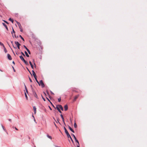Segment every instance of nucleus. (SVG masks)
Returning <instances> with one entry per match:
<instances>
[{
    "instance_id": "obj_36",
    "label": "nucleus",
    "mask_w": 147,
    "mask_h": 147,
    "mask_svg": "<svg viewBox=\"0 0 147 147\" xmlns=\"http://www.w3.org/2000/svg\"><path fill=\"white\" fill-rule=\"evenodd\" d=\"M29 80H30V81L31 82H32V80L31 79H30V78H29Z\"/></svg>"
},
{
    "instance_id": "obj_5",
    "label": "nucleus",
    "mask_w": 147,
    "mask_h": 147,
    "mask_svg": "<svg viewBox=\"0 0 147 147\" xmlns=\"http://www.w3.org/2000/svg\"><path fill=\"white\" fill-rule=\"evenodd\" d=\"M15 44L17 46V47L19 49H20V44L18 42H17V41H15Z\"/></svg>"
},
{
    "instance_id": "obj_1",
    "label": "nucleus",
    "mask_w": 147,
    "mask_h": 147,
    "mask_svg": "<svg viewBox=\"0 0 147 147\" xmlns=\"http://www.w3.org/2000/svg\"><path fill=\"white\" fill-rule=\"evenodd\" d=\"M64 129L65 130V133H66V135H67V137L68 138H70V139H71V141L73 143V142H74L73 141L70 135L68 133L67 131V130L64 127Z\"/></svg>"
},
{
    "instance_id": "obj_33",
    "label": "nucleus",
    "mask_w": 147,
    "mask_h": 147,
    "mask_svg": "<svg viewBox=\"0 0 147 147\" xmlns=\"http://www.w3.org/2000/svg\"><path fill=\"white\" fill-rule=\"evenodd\" d=\"M24 47L27 50V49H28L25 46V45H24Z\"/></svg>"
},
{
    "instance_id": "obj_6",
    "label": "nucleus",
    "mask_w": 147,
    "mask_h": 147,
    "mask_svg": "<svg viewBox=\"0 0 147 147\" xmlns=\"http://www.w3.org/2000/svg\"><path fill=\"white\" fill-rule=\"evenodd\" d=\"M7 56L8 59L9 60H11V59H12L11 57V56H10V55L9 54H7Z\"/></svg>"
},
{
    "instance_id": "obj_10",
    "label": "nucleus",
    "mask_w": 147,
    "mask_h": 147,
    "mask_svg": "<svg viewBox=\"0 0 147 147\" xmlns=\"http://www.w3.org/2000/svg\"><path fill=\"white\" fill-rule=\"evenodd\" d=\"M61 118L62 119V121H63V122L65 124V122H64V118L63 117V115H61Z\"/></svg>"
},
{
    "instance_id": "obj_41",
    "label": "nucleus",
    "mask_w": 147,
    "mask_h": 147,
    "mask_svg": "<svg viewBox=\"0 0 147 147\" xmlns=\"http://www.w3.org/2000/svg\"><path fill=\"white\" fill-rule=\"evenodd\" d=\"M51 94H54V93L52 91H51Z\"/></svg>"
},
{
    "instance_id": "obj_35",
    "label": "nucleus",
    "mask_w": 147,
    "mask_h": 147,
    "mask_svg": "<svg viewBox=\"0 0 147 147\" xmlns=\"http://www.w3.org/2000/svg\"><path fill=\"white\" fill-rule=\"evenodd\" d=\"M21 54H22V55L24 56H25V55L24 54V53L23 52H21Z\"/></svg>"
},
{
    "instance_id": "obj_59",
    "label": "nucleus",
    "mask_w": 147,
    "mask_h": 147,
    "mask_svg": "<svg viewBox=\"0 0 147 147\" xmlns=\"http://www.w3.org/2000/svg\"><path fill=\"white\" fill-rule=\"evenodd\" d=\"M31 87H32V86L31 85Z\"/></svg>"
},
{
    "instance_id": "obj_17",
    "label": "nucleus",
    "mask_w": 147,
    "mask_h": 147,
    "mask_svg": "<svg viewBox=\"0 0 147 147\" xmlns=\"http://www.w3.org/2000/svg\"><path fill=\"white\" fill-rule=\"evenodd\" d=\"M25 96L26 97V99L27 100L28 99V98L27 96V95L26 94V92L25 93Z\"/></svg>"
},
{
    "instance_id": "obj_8",
    "label": "nucleus",
    "mask_w": 147,
    "mask_h": 147,
    "mask_svg": "<svg viewBox=\"0 0 147 147\" xmlns=\"http://www.w3.org/2000/svg\"><path fill=\"white\" fill-rule=\"evenodd\" d=\"M33 110L34 112V113L35 114L36 113V108L35 107H33Z\"/></svg>"
},
{
    "instance_id": "obj_48",
    "label": "nucleus",
    "mask_w": 147,
    "mask_h": 147,
    "mask_svg": "<svg viewBox=\"0 0 147 147\" xmlns=\"http://www.w3.org/2000/svg\"><path fill=\"white\" fill-rule=\"evenodd\" d=\"M15 129L16 130H18V129L16 128V127H15Z\"/></svg>"
},
{
    "instance_id": "obj_37",
    "label": "nucleus",
    "mask_w": 147,
    "mask_h": 147,
    "mask_svg": "<svg viewBox=\"0 0 147 147\" xmlns=\"http://www.w3.org/2000/svg\"><path fill=\"white\" fill-rule=\"evenodd\" d=\"M3 21H4L6 23H7V24H8V22H7L6 21H5L3 20Z\"/></svg>"
},
{
    "instance_id": "obj_40",
    "label": "nucleus",
    "mask_w": 147,
    "mask_h": 147,
    "mask_svg": "<svg viewBox=\"0 0 147 147\" xmlns=\"http://www.w3.org/2000/svg\"><path fill=\"white\" fill-rule=\"evenodd\" d=\"M35 96L36 97V98H37V95H36V94H35Z\"/></svg>"
},
{
    "instance_id": "obj_31",
    "label": "nucleus",
    "mask_w": 147,
    "mask_h": 147,
    "mask_svg": "<svg viewBox=\"0 0 147 147\" xmlns=\"http://www.w3.org/2000/svg\"><path fill=\"white\" fill-rule=\"evenodd\" d=\"M31 66V67L33 69V65L32 64H31L30 65Z\"/></svg>"
},
{
    "instance_id": "obj_9",
    "label": "nucleus",
    "mask_w": 147,
    "mask_h": 147,
    "mask_svg": "<svg viewBox=\"0 0 147 147\" xmlns=\"http://www.w3.org/2000/svg\"><path fill=\"white\" fill-rule=\"evenodd\" d=\"M69 128V129L73 133H74V130L71 128V127H70V126H68Z\"/></svg>"
},
{
    "instance_id": "obj_57",
    "label": "nucleus",
    "mask_w": 147,
    "mask_h": 147,
    "mask_svg": "<svg viewBox=\"0 0 147 147\" xmlns=\"http://www.w3.org/2000/svg\"><path fill=\"white\" fill-rule=\"evenodd\" d=\"M53 118L55 120V119H54V118L53 117Z\"/></svg>"
},
{
    "instance_id": "obj_12",
    "label": "nucleus",
    "mask_w": 147,
    "mask_h": 147,
    "mask_svg": "<svg viewBox=\"0 0 147 147\" xmlns=\"http://www.w3.org/2000/svg\"><path fill=\"white\" fill-rule=\"evenodd\" d=\"M20 59H21V60L22 61H24L25 60V59L23 58V57L22 56V55L20 56Z\"/></svg>"
},
{
    "instance_id": "obj_19",
    "label": "nucleus",
    "mask_w": 147,
    "mask_h": 147,
    "mask_svg": "<svg viewBox=\"0 0 147 147\" xmlns=\"http://www.w3.org/2000/svg\"><path fill=\"white\" fill-rule=\"evenodd\" d=\"M23 61L24 63L26 65H28V64L27 61H25V60L24 61Z\"/></svg>"
},
{
    "instance_id": "obj_7",
    "label": "nucleus",
    "mask_w": 147,
    "mask_h": 147,
    "mask_svg": "<svg viewBox=\"0 0 147 147\" xmlns=\"http://www.w3.org/2000/svg\"><path fill=\"white\" fill-rule=\"evenodd\" d=\"M16 22L17 24L18 25V26L19 27L20 29H21V28H22V26H21V25L20 24V23L18 22H17L16 21Z\"/></svg>"
},
{
    "instance_id": "obj_29",
    "label": "nucleus",
    "mask_w": 147,
    "mask_h": 147,
    "mask_svg": "<svg viewBox=\"0 0 147 147\" xmlns=\"http://www.w3.org/2000/svg\"><path fill=\"white\" fill-rule=\"evenodd\" d=\"M71 135L73 136V137L75 139H76V138L74 134H71Z\"/></svg>"
},
{
    "instance_id": "obj_14",
    "label": "nucleus",
    "mask_w": 147,
    "mask_h": 147,
    "mask_svg": "<svg viewBox=\"0 0 147 147\" xmlns=\"http://www.w3.org/2000/svg\"><path fill=\"white\" fill-rule=\"evenodd\" d=\"M24 52L26 56L28 57H29V55L27 53L26 51H25Z\"/></svg>"
},
{
    "instance_id": "obj_27",
    "label": "nucleus",
    "mask_w": 147,
    "mask_h": 147,
    "mask_svg": "<svg viewBox=\"0 0 147 147\" xmlns=\"http://www.w3.org/2000/svg\"><path fill=\"white\" fill-rule=\"evenodd\" d=\"M0 45H1L3 46V47H4V45L3 43H2L1 42H0Z\"/></svg>"
},
{
    "instance_id": "obj_15",
    "label": "nucleus",
    "mask_w": 147,
    "mask_h": 147,
    "mask_svg": "<svg viewBox=\"0 0 147 147\" xmlns=\"http://www.w3.org/2000/svg\"><path fill=\"white\" fill-rule=\"evenodd\" d=\"M4 49V51L5 53H6L7 52V50H6V48L5 47V46H4L3 47Z\"/></svg>"
},
{
    "instance_id": "obj_30",
    "label": "nucleus",
    "mask_w": 147,
    "mask_h": 147,
    "mask_svg": "<svg viewBox=\"0 0 147 147\" xmlns=\"http://www.w3.org/2000/svg\"><path fill=\"white\" fill-rule=\"evenodd\" d=\"M58 101L59 102H60L61 101V98H58Z\"/></svg>"
},
{
    "instance_id": "obj_13",
    "label": "nucleus",
    "mask_w": 147,
    "mask_h": 147,
    "mask_svg": "<svg viewBox=\"0 0 147 147\" xmlns=\"http://www.w3.org/2000/svg\"><path fill=\"white\" fill-rule=\"evenodd\" d=\"M3 25L5 27L6 29L8 30V28L7 27V26L4 23H2Z\"/></svg>"
},
{
    "instance_id": "obj_53",
    "label": "nucleus",
    "mask_w": 147,
    "mask_h": 147,
    "mask_svg": "<svg viewBox=\"0 0 147 147\" xmlns=\"http://www.w3.org/2000/svg\"><path fill=\"white\" fill-rule=\"evenodd\" d=\"M77 147H80V146H79V145H78V146H77Z\"/></svg>"
},
{
    "instance_id": "obj_52",
    "label": "nucleus",
    "mask_w": 147,
    "mask_h": 147,
    "mask_svg": "<svg viewBox=\"0 0 147 147\" xmlns=\"http://www.w3.org/2000/svg\"><path fill=\"white\" fill-rule=\"evenodd\" d=\"M34 65H35V66H36V65H35V63H34Z\"/></svg>"
},
{
    "instance_id": "obj_45",
    "label": "nucleus",
    "mask_w": 147,
    "mask_h": 147,
    "mask_svg": "<svg viewBox=\"0 0 147 147\" xmlns=\"http://www.w3.org/2000/svg\"><path fill=\"white\" fill-rule=\"evenodd\" d=\"M49 101H50L49 99L47 97L46 98Z\"/></svg>"
},
{
    "instance_id": "obj_26",
    "label": "nucleus",
    "mask_w": 147,
    "mask_h": 147,
    "mask_svg": "<svg viewBox=\"0 0 147 147\" xmlns=\"http://www.w3.org/2000/svg\"><path fill=\"white\" fill-rule=\"evenodd\" d=\"M27 52H28V53L29 54H31L30 52V51L28 49H27Z\"/></svg>"
},
{
    "instance_id": "obj_42",
    "label": "nucleus",
    "mask_w": 147,
    "mask_h": 147,
    "mask_svg": "<svg viewBox=\"0 0 147 147\" xmlns=\"http://www.w3.org/2000/svg\"><path fill=\"white\" fill-rule=\"evenodd\" d=\"M49 108L51 110H52V109H51V107L49 106Z\"/></svg>"
},
{
    "instance_id": "obj_55",
    "label": "nucleus",
    "mask_w": 147,
    "mask_h": 147,
    "mask_svg": "<svg viewBox=\"0 0 147 147\" xmlns=\"http://www.w3.org/2000/svg\"><path fill=\"white\" fill-rule=\"evenodd\" d=\"M13 54H14V55H15V54L13 52Z\"/></svg>"
},
{
    "instance_id": "obj_34",
    "label": "nucleus",
    "mask_w": 147,
    "mask_h": 147,
    "mask_svg": "<svg viewBox=\"0 0 147 147\" xmlns=\"http://www.w3.org/2000/svg\"><path fill=\"white\" fill-rule=\"evenodd\" d=\"M20 29V31L21 32H23V30L22 29V28H21V29Z\"/></svg>"
},
{
    "instance_id": "obj_28",
    "label": "nucleus",
    "mask_w": 147,
    "mask_h": 147,
    "mask_svg": "<svg viewBox=\"0 0 147 147\" xmlns=\"http://www.w3.org/2000/svg\"><path fill=\"white\" fill-rule=\"evenodd\" d=\"M1 127L5 131V129L4 128V127L3 125H1Z\"/></svg>"
},
{
    "instance_id": "obj_50",
    "label": "nucleus",
    "mask_w": 147,
    "mask_h": 147,
    "mask_svg": "<svg viewBox=\"0 0 147 147\" xmlns=\"http://www.w3.org/2000/svg\"><path fill=\"white\" fill-rule=\"evenodd\" d=\"M13 69L14 71H15V70H14V68H13Z\"/></svg>"
},
{
    "instance_id": "obj_22",
    "label": "nucleus",
    "mask_w": 147,
    "mask_h": 147,
    "mask_svg": "<svg viewBox=\"0 0 147 147\" xmlns=\"http://www.w3.org/2000/svg\"><path fill=\"white\" fill-rule=\"evenodd\" d=\"M78 95H77V96H76L74 98V100H76L77 98L78 97Z\"/></svg>"
},
{
    "instance_id": "obj_47",
    "label": "nucleus",
    "mask_w": 147,
    "mask_h": 147,
    "mask_svg": "<svg viewBox=\"0 0 147 147\" xmlns=\"http://www.w3.org/2000/svg\"><path fill=\"white\" fill-rule=\"evenodd\" d=\"M56 122L57 123V122L59 123V121H58V120H57V121H56Z\"/></svg>"
},
{
    "instance_id": "obj_21",
    "label": "nucleus",
    "mask_w": 147,
    "mask_h": 147,
    "mask_svg": "<svg viewBox=\"0 0 147 147\" xmlns=\"http://www.w3.org/2000/svg\"><path fill=\"white\" fill-rule=\"evenodd\" d=\"M75 141L78 144V145H79V142L78 140H77L76 138L75 139Z\"/></svg>"
},
{
    "instance_id": "obj_56",
    "label": "nucleus",
    "mask_w": 147,
    "mask_h": 147,
    "mask_svg": "<svg viewBox=\"0 0 147 147\" xmlns=\"http://www.w3.org/2000/svg\"><path fill=\"white\" fill-rule=\"evenodd\" d=\"M13 47H14L15 48H16V47H14V46H13Z\"/></svg>"
},
{
    "instance_id": "obj_46",
    "label": "nucleus",
    "mask_w": 147,
    "mask_h": 147,
    "mask_svg": "<svg viewBox=\"0 0 147 147\" xmlns=\"http://www.w3.org/2000/svg\"><path fill=\"white\" fill-rule=\"evenodd\" d=\"M54 125H55V126L56 127H57L56 125V124H55V122H54Z\"/></svg>"
},
{
    "instance_id": "obj_23",
    "label": "nucleus",
    "mask_w": 147,
    "mask_h": 147,
    "mask_svg": "<svg viewBox=\"0 0 147 147\" xmlns=\"http://www.w3.org/2000/svg\"><path fill=\"white\" fill-rule=\"evenodd\" d=\"M20 37V38L24 41V38L21 35H20L19 36Z\"/></svg>"
},
{
    "instance_id": "obj_18",
    "label": "nucleus",
    "mask_w": 147,
    "mask_h": 147,
    "mask_svg": "<svg viewBox=\"0 0 147 147\" xmlns=\"http://www.w3.org/2000/svg\"><path fill=\"white\" fill-rule=\"evenodd\" d=\"M47 137L49 138L50 139H52V137L50 136H49L48 135H47Z\"/></svg>"
},
{
    "instance_id": "obj_38",
    "label": "nucleus",
    "mask_w": 147,
    "mask_h": 147,
    "mask_svg": "<svg viewBox=\"0 0 147 147\" xmlns=\"http://www.w3.org/2000/svg\"><path fill=\"white\" fill-rule=\"evenodd\" d=\"M55 147H61L60 146H56V145L55 146Z\"/></svg>"
},
{
    "instance_id": "obj_4",
    "label": "nucleus",
    "mask_w": 147,
    "mask_h": 147,
    "mask_svg": "<svg viewBox=\"0 0 147 147\" xmlns=\"http://www.w3.org/2000/svg\"><path fill=\"white\" fill-rule=\"evenodd\" d=\"M56 109H57V108L59 109H61L62 111H63V107L61 105H57L56 107Z\"/></svg>"
},
{
    "instance_id": "obj_43",
    "label": "nucleus",
    "mask_w": 147,
    "mask_h": 147,
    "mask_svg": "<svg viewBox=\"0 0 147 147\" xmlns=\"http://www.w3.org/2000/svg\"><path fill=\"white\" fill-rule=\"evenodd\" d=\"M29 63L30 64V65L31 64H32L31 62L30 61H29Z\"/></svg>"
},
{
    "instance_id": "obj_25",
    "label": "nucleus",
    "mask_w": 147,
    "mask_h": 147,
    "mask_svg": "<svg viewBox=\"0 0 147 147\" xmlns=\"http://www.w3.org/2000/svg\"><path fill=\"white\" fill-rule=\"evenodd\" d=\"M24 86H25V89L26 90V92L27 93L28 92V90H27L26 86H25V85H24Z\"/></svg>"
},
{
    "instance_id": "obj_20",
    "label": "nucleus",
    "mask_w": 147,
    "mask_h": 147,
    "mask_svg": "<svg viewBox=\"0 0 147 147\" xmlns=\"http://www.w3.org/2000/svg\"><path fill=\"white\" fill-rule=\"evenodd\" d=\"M74 127L75 128H76L77 127V125L76 123H75L74 124Z\"/></svg>"
},
{
    "instance_id": "obj_24",
    "label": "nucleus",
    "mask_w": 147,
    "mask_h": 147,
    "mask_svg": "<svg viewBox=\"0 0 147 147\" xmlns=\"http://www.w3.org/2000/svg\"><path fill=\"white\" fill-rule=\"evenodd\" d=\"M57 109L60 113H61L62 112H61V111H60V109H59L57 108Z\"/></svg>"
},
{
    "instance_id": "obj_2",
    "label": "nucleus",
    "mask_w": 147,
    "mask_h": 147,
    "mask_svg": "<svg viewBox=\"0 0 147 147\" xmlns=\"http://www.w3.org/2000/svg\"><path fill=\"white\" fill-rule=\"evenodd\" d=\"M39 86L41 85L42 88H43L45 86V85L43 82L42 80H40L38 83H37Z\"/></svg>"
},
{
    "instance_id": "obj_51",
    "label": "nucleus",
    "mask_w": 147,
    "mask_h": 147,
    "mask_svg": "<svg viewBox=\"0 0 147 147\" xmlns=\"http://www.w3.org/2000/svg\"><path fill=\"white\" fill-rule=\"evenodd\" d=\"M11 43L13 44V41H11Z\"/></svg>"
},
{
    "instance_id": "obj_3",
    "label": "nucleus",
    "mask_w": 147,
    "mask_h": 147,
    "mask_svg": "<svg viewBox=\"0 0 147 147\" xmlns=\"http://www.w3.org/2000/svg\"><path fill=\"white\" fill-rule=\"evenodd\" d=\"M32 74L35 78V80L36 81V82L37 83H38V82L36 76L35 74V73L34 72V71L33 70H32Z\"/></svg>"
},
{
    "instance_id": "obj_11",
    "label": "nucleus",
    "mask_w": 147,
    "mask_h": 147,
    "mask_svg": "<svg viewBox=\"0 0 147 147\" xmlns=\"http://www.w3.org/2000/svg\"><path fill=\"white\" fill-rule=\"evenodd\" d=\"M68 109V107L67 105H65L64 106V109L65 111H67Z\"/></svg>"
},
{
    "instance_id": "obj_32",
    "label": "nucleus",
    "mask_w": 147,
    "mask_h": 147,
    "mask_svg": "<svg viewBox=\"0 0 147 147\" xmlns=\"http://www.w3.org/2000/svg\"><path fill=\"white\" fill-rule=\"evenodd\" d=\"M13 33H15V31L13 29V31H12V32H11V34H13Z\"/></svg>"
},
{
    "instance_id": "obj_44",
    "label": "nucleus",
    "mask_w": 147,
    "mask_h": 147,
    "mask_svg": "<svg viewBox=\"0 0 147 147\" xmlns=\"http://www.w3.org/2000/svg\"><path fill=\"white\" fill-rule=\"evenodd\" d=\"M27 69L28 70L30 73V72L29 70L27 68Z\"/></svg>"
},
{
    "instance_id": "obj_54",
    "label": "nucleus",
    "mask_w": 147,
    "mask_h": 147,
    "mask_svg": "<svg viewBox=\"0 0 147 147\" xmlns=\"http://www.w3.org/2000/svg\"><path fill=\"white\" fill-rule=\"evenodd\" d=\"M9 121H10L11 120L10 119H9Z\"/></svg>"
},
{
    "instance_id": "obj_49",
    "label": "nucleus",
    "mask_w": 147,
    "mask_h": 147,
    "mask_svg": "<svg viewBox=\"0 0 147 147\" xmlns=\"http://www.w3.org/2000/svg\"><path fill=\"white\" fill-rule=\"evenodd\" d=\"M13 63L15 64V63L14 61L12 62Z\"/></svg>"
},
{
    "instance_id": "obj_58",
    "label": "nucleus",
    "mask_w": 147,
    "mask_h": 147,
    "mask_svg": "<svg viewBox=\"0 0 147 147\" xmlns=\"http://www.w3.org/2000/svg\"><path fill=\"white\" fill-rule=\"evenodd\" d=\"M78 145V144L77 145V146Z\"/></svg>"
},
{
    "instance_id": "obj_16",
    "label": "nucleus",
    "mask_w": 147,
    "mask_h": 147,
    "mask_svg": "<svg viewBox=\"0 0 147 147\" xmlns=\"http://www.w3.org/2000/svg\"><path fill=\"white\" fill-rule=\"evenodd\" d=\"M9 20L11 21L13 23V20L11 18H10L9 19Z\"/></svg>"
},
{
    "instance_id": "obj_39",
    "label": "nucleus",
    "mask_w": 147,
    "mask_h": 147,
    "mask_svg": "<svg viewBox=\"0 0 147 147\" xmlns=\"http://www.w3.org/2000/svg\"><path fill=\"white\" fill-rule=\"evenodd\" d=\"M42 99H43V100L44 101H45V99L43 98V97H42Z\"/></svg>"
}]
</instances>
